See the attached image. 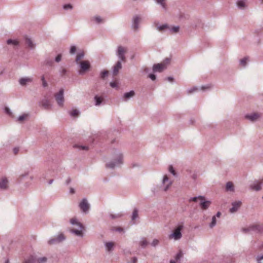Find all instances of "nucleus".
<instances>
[{
    "label": "nucleus",
    "instance_id": "e433bc0d",
    "mask_svg": "<svg viewBox=\"0 0 263 263\" xmlns=\"http://www.w3.org/2000/svg\"><path fill=\"white\" fill-rule=\"evenodd\" d=\"M58 243V241L57 240V238L56 237L54 238H50L48 241V243L49 245H53V244H55V243Z\"/></svg>",
    "mask_w": 263,
    "mask_h": 263
},
{
    "label": "nucleus",
    "instance_id": "f8f14e48",
    "mask_svg": "<svg viewBox=\"0 0 263 263\" xmlns=\"http://www.w3.org/2000/svg\"><path fill=\"white\" fill-rule=\"evenodd\" d=\"M166 63H159L154 64L153 67V70L154 72H162L164 69H166Z\"/></svg>",
    "mask_w": 263,
    "mask_h": 263
},
{
    "label": "nucleus",
    "instance_id": "c03bdc74",
    "mask_svg": "<svg viewBox=\"0 0 263 263\" xmlns=\"http://www.w3.org/2000/svg\"><path fill=\"white\" fill-rule=\"evenodd\" d=\"M41 80H42V85L44 87H46L48 85V84L45 80V77L44 76H42L41 77Z\"/></svg>",
    "mask_w": 263,
    "mask_h": 263
},
{
    "label": "nucleus",
    "instance_id": "58836bf2",
    "mask_svg": "<svg viewBox=\"0 0 263 263\" xmlns=\"http://www.w3.org/2000/svg\"><path fill=\"white\" fill-rule=\"evenodd\" d=\"M248 60V58H244L240 61V64L243 67H245L247 65V61Z\"/></svg>",
    "mask_w": 263,
    "mask_h": 263
},
{
    "label": "nucleus",
    "instance_id": "5fc2aeb1",
    "mask_svg": "<svg viewBox=\"0 0 263 263\" xmlns=\"http://www.w3.org/2000/svg\"><path fill=\"white\" fill-rule=\"evenodd\" d=\"M94 19L97 23H100L102 21V19L100 16H96L94 17Z\"/></svg>",
    "mask_w": 263,
    "mask_h": 263
},
{
    "label": "nucleus",
    "instance_id": "c756f323",
    "mask_svg": "<svg viewBox=\"0 0 263 263\" xmlns=\"http://www.w3.org/2000/svg\"><path fill=\"white\" fill-rule=\"evenodd\" d=\"M169 26L166 24H163L162 25H159L157 27V29L159 31H162L165 30V29H168Z\"/></svg>",
    "mask_w": 263,
    "mask_h": 263
},
{
    "label": "nucleus",
    "instance_id": "3c124183",
    "mask_svg": "<svg viewBox=\"0 0 263 263\" xmlns=\"http://www.w3.org/2000/svg\"><path fill=\"white\" fill-rule=\"evenodd\" d=\"M75 147H79L80 149H82V150H88V147L87 146H82V145H75Z\"/></svg>",
    "mask_w": 263,
    "mask_h": 263
},
{
    "label": "nucleus",
    "instance_id": "c85d7f7f",
    "mask_svg": "<svg viewBox=\"0 0 263 263\" xmlns=\"http://www.w3.org/2000/svg\"><path fill=\"white\" fill-rule=\"evenodd\" d=\"M251 229L258 232H261L263 229V226L259 224L254 225L252 226Z\"/></svg>",
    "mask_w": 263,
    "mask_h": 263
},
{
    "label": "nucleus",
    "instance_id": "e2e57ef3",
    "mask_svg": "<svg viewBox=\"0 0 263 263\" xmlns=\"http://www.w3.org/2000/svg\"><path fill=\"white\" fill-rule=\"evenodd\" d=\"M46 64L49 66H52L53 64V61L52 60H46Z\"/></svg>",
    "mask_w": 263,
    "mask_h": 263
},
{
    "label": "nucleus",
    "instance_id": "ddd939ff",
    "mask_svg": "<svg viewBox=\"0 0 263 263\" xmlns=\"http://www.w3.org/2000/svg\"><path fill=\"white\" fill-rule=\"evenodd\" d=\"M242 203L240 201H235L232 202V207L230 209V212L231 213H234L238 211V210L240 208Z\"/></svg>",
    "mask_w": 263,
    "mask_h": 263
},
{
    "label": "nucleus",
    "instance_id": "ea45409f",
    "mask_svg": "<svg viewBox=\"0 0 263 263\" xmlns=\"http://www.w3.org/2000/svg\"><path fill=\"white\" fill-rule=\"evenodd\" d=\"M79 114V110L76 109H73L70 112V115L72 117H77Z\"/></svg>",
    "mask_w": 263,
    "mask_h": 263
},
{
    "label": "nucleus",
    "instance_id": "1a4fd4ad",
    "mask_svg": "<svg viewBox=\"0 0 263 263\" xmlns=\"http://www.w3.org/2000/svg\"><path fill=\"white\" fill-rule=\"evenodd\" d=\"M260 117V114L257 112H253L245 116V118L251 122H255L258 120Z\"/></svg>",
    "mask_w": 263,
    "mask_h": 263
},
{
    "label": "nucleus",
    "instance_id": "a18cd8bd",
    "mask_svg": "<svg viewBox=\"0 0 263 263\" xmlns=\"http://www.w3.org/2000/svg\"><path fill=\"white\" fill-rule=\"evenodd\" d=\"M168 171L171 174H172V175L173 176H176V173L175 171L174 170L172 165L169 166Z\"/></svg>",
    "mask_w": 263,
    "mask_h": 263
},
{
    "label": "nucleus",
    "instance_id": "2f4dec72",
    "mask_svg": "<svg viewBox=\"0 0 263 263\" xmlns=\"http://www.w3.org/2000/svg\"><path fill=\"white\" fill-rule=\"evenodd\" d=\"M113 246H114V243H112L111 242H106L105 243V247L108 251H111L112 250Z\"/></svg>",
    "mask_w": 263,
    "mask_h": 263
},
{
    "label": "nucleus",
    "instance_id": "4468645a",
    "mask_svg": "<svg viewBox=\"0 0 263 263\" xmlns=\"http://www.w3.org/2000/svg\"><path fill=\"white\" fill-rule=\"evenodd\" d=\"M30 173V171L29 169L25 170L18 176L17 179V183H21L25 177L29 175Z\"/></svg>",
    "mask_w": 263,
    "mask_h": 263
},
{
    "label": "nucleus",
    "instance_id": "cd10ccee",
    "mask_svg": "<svg viewBox=\"0 0 263 263\" xmlns=\"http://www.w3.org/2000/svg\"><path fill=\"white\" fill-rule=\"evenodd\" d=\"M94 99L95 101V105L96 106H99L103 101V98L98 96H96Z\"/></svg>",
    "mask_w": 263,
    "mask_h": 263
},
{
    "label": "nucleus",
    "instance_id": "473e14b6",
    "mask_svg": "<svg viewBox=\"0 0 263 263\" xmlns=\"http://www.w3.org/2000/svg\"><path fill=\"white\" fill-rule=\"evenodd\" d=\"M138 210L137 209H135L132 213V220H134L138 217Z\"/></svg>",
    "mask_w": 263,
    "mask_h": 263
},
{
    "label": "nucleus",
    "instance_id": "aec40b11",
    "mask_svg": "<svg viewBox=\"0 0 263 263\" xmlns=\"http://www.w3.org/2000/svg\"><path fill=\"white\" fill-rule=\"evenodd\" d=\"M71 224L77 226L80 229L83 230L84 227L83 225L80 222H78L76 218H72L70 221Z\"/></svg>",
    "mask_w": 263,
    "mask_h": 263
},
{
    "label": "nucleus",
    "instance_id": "4c0bfd02",
    "mask_svg": "<svg viewBox=\"0 0 263 263\" xmlns=\"http://www.w3.org/2000/svg\"><path fill=\"white\" fill-rule=\"evenodd\" d=\"M216 224V216H214L212 217V221L210 224V227L211 228H212L214 226H215Z\"/></svg>",
    "mask_w": 263,
    "mask_h": 263
},
{
    "label": "nucleus",
    "instance_id": "13d9d810",
    "mask_svg": "<svg viewBox=\"0 0 263 263\" xmlns=\"http://www.w3.org/2000/svg\"><path fill=\"white\" fill-rule=\"evenodd\" d=\"M138 261V258L136 257H133L131 258V261L130 263H137Z\"/></svg>",
    "mask_w": 263,
    "mask_h": 263
},
{
    "label": "nucleus",
    "instance_id": "a211bd4d",
    "mask_svg": "<svg viewBox=\"0 0 263 263\" xmlns=\"http://www.w3.org/2000/svg\"><path fill=\"white\" fill-rule=\"evenodd\" d=\"M26 45L31 49H33L35 47V44L33 43L32 40L28 36L25 37Z\"/></svg>",
    "mask_w": 263,
    "mask_h": 263
},
{
    "label": "nucleus",
    "instance_id": "9b49d317",
    "mask_svg": "<svg viewBox=\"0 0 263 263\" xmlns=\"http://www.w3.org/2000/svg\"><path fill=\"white\" fill-rule=\"evenodd\" d=\"M262 184L263 180L261 181L256 180L250 185V188L252 190L255 191H259L261 189V184Z\"/></svg>",
    "mask_w": 263,
    "mask_h": 263
},
{
    "label": "nucleus",
    "instance_id": "6e6552de",
    "mask_svg": "<svg viewBox=\"0 0 263 263\" xmlns=\"http://www.w3.org/2000/svg\"><path fill=\"white\" fill-rule=\"evenodd\" d=\"M200 202V206L202 210H206L210 206L211 204V202L209 200H205V198L204 196H199Z\"/></svg>",
    "mask_w": 263,
    "mask_h": 263
},
{
    "label": "nucleus",
    "instance_id": "5701e85b",
    "mask_svg": "<svg viewBox=\"0 0 263 263\" xmlns=\"http://www.w3.org/2000/svg\"><path fill=\"white\" fill-rule=\"evenodd\" d=\"M226 190L227 191H234V186L232 182L229 181L227 183L226 185Z\"/></svg>",
    "mask_w": 263,
    "mask_h": 263
},
{
    "label": "nucleus",
    "instance_id": "680f3d73",
    "mask_svg": "<svg viewBox=\"0 0 263 263\" xmlns=\"http://www.w3.org/2000/svg\"><path fill=\"white\" fill-rule=\"evenodd\" d=\"M61 54H59L55 58V61L57 62H59L60 61H61Z\"/></svg>",
    "mask_w": 263,
    "mask_h": 263
},
{
    "label": "nucleus",
    "instance_id": "f3484780",
    "mask_svg": "<svg viewBox=\"0 0 263 263\" xmlns=\"http://www.w3.org/2000/svg\"><path fill=\"white\" fill-rule=\"evenodd\" d=\"M40 104L45 109H49L51 106L49 100L46 98L42 100V101L40 102Z\"/></svg>",
    "mask_w": 263,
    "mask_h": 263
},
{
    "label": "nucleus",
    "instance_id": "2eb2a0df",
    "mask_svg": "<svg viewBox=\"0 0 263 263\" xmlns=\"http://www.w3.org/2000/svg\"><path fill=\"white\" fill-rule=\"evenodd\" d=\"M135 95V91L134 90H130L128 92H125L124 93L122 96L121 100L122 101L127 102L132 98H133Z\"/></svg>",
    "mask_w": 263,
    "mask_h": 263
},
{
    "label": "nucleus",
    "instance_id": "69168bd1",
    "mask_svg": "<svg viewBox=\"0 0 263 263\" xmlns=\"http://www.w3.org/2000/svg\"><path fill=\"white\" fill-rule=\"evenodd\" d=\"M71 182V179L70 177H68L66 181H65V183L66 184L68 185Z\"/></svg>",
    "mask_w": 263,
    "mask_h": 263
},
{
    "label": "nucleus",
    "instance_id": "412c9836",
    "mask_svg": "<svg viewBox=\"0 0 263 263\" xmlns=\"http://www.w3.org/2000/svg\"><path fill=\"white\" fill-rule=\"evenodd\" d=\"M246 0H238L236 2L237 6L240 9H244L247 7Z\"/></svg>",
    "mask_w": 263,
    "mask_h": 263
},
{
    "label": "nucleus",
    "instance_id": "6e6d98bb",
    "mask_svg": "<svg viewBox=\"0 0 263 263\" xmlns=\"http://www.w3.org/2000/svg\"><path fill=\"white\" fill-rule=\"evenodd\" d=\"M256 260L258 263H260V261L263 259V255H257L256 257Z\"/></svg>",
    "mask_w": 263,
    "mask_h": 263
},
{
    "label": "nucleus",
    "instance_id": "dca6fc26",
    "mask_svg": "<svg viewBox=\"0 0 263 263\" xmlns=\"http://www.w3.org/2000/svg\"><path fill=\"white\" fill-rule=\"evenodd\" d=\"M122 68L121 61H118L112 67V74L114 76L118 74L119 70Z\"/></svg>",
    "mask_w": 263,
    "mask_h": 263
},
{
    "label": "nucleus",
    "instance_id": "9d476101",
    "mask_svg": "<svg viewBox=\"0 0 263 263\" xmlns=\"http://www.w3.org/2000/svg\"><path fill=\"white\" fill-rule=\"evenodd\" d=\"M9 181L7 177H3L0 178V190H6L9 187Z\"/></svg>",
    "mask_w": 263,
    "mask_h": 263
},
{
    "label": "nucleus",
    "instance_id": "bf43d9fd",
    "mask_svg": "<svg viewBox=\"0 0 263 263\" xmlns=\"http://www.w3.org/2000/svg\"><path fill=\"white\" fill-rule=\"evenodd\" d=\"M110 86L112 88H117L118 85L116 82H110Z\"/></svg>",
    "mask_w": 263,
    "mask_h": 263
},
{
    "label": "nucleus",
    "instance_id": "b1692460",
    "mask_svg": "<svg viewBox=\"0 0 263 263\" xmlns=\"http://www.w3.org/2000/svg\"><path fill=\"white\" fill-rule=\"evenodd\" d=\"M180 27L179 26H173L170 27L169 26V28L168 29L169 30V31L171 33H176L179 32Z\"/></svg>",
    "mask_w": 263,
    "mask_h": 263
},
{
    "label": "nucleus",
    "instance_id": "6ab92c4d",
    "mask_svg": "<svg viewBox=\"0 0 263 263\" xmlns=\"http://www.w3.org/2000/svg\"><path fill=\"white\" fill-rule=\"evenodd\" d=\"M32 81V79L28 77L22 78L19 80V83L22 86H25L27 83L31 82Z\"/></svg>",
    "mask_w": 263,
    "mask_h": 263
},
{
    "label": "nucleus",
    "instance_id": "79ce46f5",
    "mask_svg": "<svg viewBox=\"0 0 263 263\" xmlns=\"http://www.w3.org/2000/svg\"><path fill=\"white\" fill-rule=\"evenodd\" d=\"M47 261V258L46 257H40L36 260V263H44Z\"/></svg>",
    "mask_w": 263,
    "mask_h": 263
},
{
    "label": "nucleus",
    "instance_id": "338daca9",
    "mask_svg": "<svg viewBox=\"0 0 263 263\" xmlns=\"http://www.w3.org/2000/svg\"><path fill=\"white\" fill-rule=\"evenodd\" d=\"M210 87H211L210 85L203 86H202L201 89L202 90H205L206 89H209V88H210Z\"/></svg>",
    "mask_w": 263,
    "mask_h": 263
},
{
    "label": "nucleus",
    "instance_id": "72a5a7b5",
    "mask_svg": "<svg viewBox=\"0 0 263 263\" xmlns=\"http://www.w3.org/2000/svg\"><path fill=\"white\" fill-rule=\"evenodd\" d=\"M108 71L106 70L101 71L100 74V78L102 79H105L106 77L108 76Z\"/></svg>",
    "mask_w": 263,
    "mask_h": 263
},
{
    "label": "nucleus",
    "instance_id": "39448f33",
    "mask_svg": "<svg viewBox=\"0 0 263 263\" xmlns=\"http://www.w3.org/2000/svg\"><path fill=\"white\" fill-rule=\"evenodd\" d=\"M78 65H79L80 67V70L78 72L79 74L80 75L84 74L90 67V64L88 61H81Z\"/></svg>",
    "mask_w": 263,
    "mask_h": 263
},
{
    "label": "nucleus",
    "instance_id": "de8ad7c7",
    "mask_svg": "<svg viewBox=\"0 0 263 263\" xmlns=\"http://www.w3.org/2000/svg\"><path fill=\"white\" fill-rule=\"evenodd\" d=\"M63 8L64 10H68V9H72V6L70 4H65L63 6Z\"/></svg>",
    "mask_w": 263,
    "mask_h": 263
},
{
    "label": "nucleus",
    "instance_id": "423d86ee",
    "mask_svg": "<svg viewBox=\"0 0 263 263\" xmlns=\"http://www.w3.org/2000/svg\"><path fill=\"white\" fill-rule=\"evenodd\" d=\"M79 206L82 212L84 213H88L90 209V204L86 198H83L80 202Z\"/></svg>",
    "mask_w": 263,
    "mask_h": 263
},
{
    "label": "nucleus",
    "instance_id": "f257e3e1",
    "mask_svg": "<svg viewBox=\"0 0 263 263\" xmlns=\"http://www.w3.org/2000/svg\"><path fill=\"white\" fill-rule=\"evenodd\" d=\"M123 163V154L120 151L115 149L112 153V159L106 163L105 166L107 168L113 170L120 167Z\"/></svg>",
    "mask_w": 263,
    "mask_h": 263
},
{
    "label": "nucleus",
    "instance_id": "7ed1b4c3",
    "mask_svg": "<svg viewBox=\"0 0 263 263\" xmlns=\"http://www.w3.org/2000/svg\"><path fill=\"white\" fill-rule=\"evenodd\" d=\"M127 51V49L126 47L119 46L117 47V49L116 51V55L119 58V60L121 62H125L126 57L125 54Z\"/></svg>",
    "mask_w": 263,
    "mask_h": 263
},
{
    "label": "nucleus",
    "instance_id": "774afa93",
    "mask_svg": "<svg viewBox=\"0 0 263 263\" xmlns=\"http://www.w3.org/2000/svg\"><path fill=\"white\" fill-rule=\"evenodd\" d=\"M66 70L64 68L62 69V71H61V74L63 76V75H65L66 73Z\"/></svg>",
    "mask_w": 263,
    "mask_h": 263
},
{
    "label": "nucleus",
    "instance_id": "f704fd0d",
    "mask_svg": "<svg viewBox=\"0 0 263 263\" xmlns=\"http://www.w3.org/2000/svg\"><path fill=\"white\" fill-rule=\"evenodd\" d=\"M165 1V0H156V2L158 4L160 5L164 9L166 10V5L164 3Z\"/></svg>",
    "mask_w": 263,
    "mask_h": 263
},
{
    "label": "nucleus",
    "instance_id": "a878e982",
    "mask_svg": "<svg viewBox=\"0 0 263 263\" xmlns=\"http://www.w3.org/2000/svg\"><path fill=\"white\" fill-rule=\"evenodd\" d=\"M82 230L81 229L80 230H75L72 229L70 230L71 233L74 234L77 236H80L82 237L83 236V233L82 232Z\"/></svg>",
    "mask_w": 263,
    "mask_h": 263
},
{
    "label": "nucleus",
    "instance_id": "0e129e2a",
    "mask_svg": "<svg viewBox=\"0 0 263 263\" xmlns=\"http://www.w3.org/2000/svg\"><path fill=\"white\" fill-rule=\"evenodd\" d=\"M13 153L15 155L17 154L19 151V148L18 147H14L13 149Z\"/></svg>",
    "mask_w": 263,
    "mask_h": 263
},
{
    "label": "nucleus",
    "instance_id": "f03ea898",
    "mask_svg": "<svg viewBox=\"0 0 263 263\" xmlns=\"http://www.w3.org/2000/svg\"><path fill=\"white\" fill-rule=\"evenodd\" d=\"M172 184V181L170 180L167 176L165 175L163 176V179L162 180V185L158 187H154L152 189V191L154 194H155L158 191L166 192L169 189Z\"/></svg>",
    "mask_w": 263,
    "mask_h": 263
},
{
    "label": "nucleus",
    "instance_id": "603ef678",
    "mask_svg": "<svg viewBox=\"0 0 263 263\" xmlns=\"http://www.w3.org/2000/svg\"><path fill=\"white\" fill-rule=\"evenodd\" d=\"M76 51V47L74 45L71 46L70 49V53L73 54Z\"/></svg>",
    "mask_w": 263,
    "mask_h": 263
},
{
    "label": "nucleus",
    "instance_id": "052dcab7",
    "mask_svg": "<svg viewBox=\"0 0 263 263\" xmlns=\"http://www.w3.org/2000/svg\"><path fill=\"white\" fill-rule=\"evenodd\" d=\"M196 90H197V88L196 87H194L193 88L189 89L187 90V92L189 93H191L194 92V91H195Z\"/></svg>",
    "mask_w": 263,
    "mask_h": 263
},
{
    "label": "nucleus",
    "instance_id": "8fccbe9b",
    "mask_svg": "<svg viewBox=\"0 0 263 263\" xmlns=\"http://www.w3.org/2000/svg\"><path fill=\"white\" fill-rule=\"evenodd\" d=\"M27 117V115H26V114H24L23 115H21V116H19V117L18 118V120L19 121H22L24 120H25Z\"/></svg>",
    "mask_w": 263,
    "mask_h": 263
},
{
    "label": "nucleus",
    "instance_id": "0eeeda50",
    "mask_svg": "<svg viewBox=\"0 0 263 263\" xmlns=\"http://www.w3.org/2000/svg\"><path fill=\"white\" fill-rule=\"evenodd\" d=\"M55 98L57 103L59 106H63L64 99V89H61L58 93L55 95Z\"/></svg>",
    "mask_w": 263,
    "mask_h": 263
},
{
    "label": "nucleus",
    "instance_id": "393cba45",
    "mask_svg": "<svg viewBox=\"0 0 263 263\" xmlns=\"http://www.w3.org/2000/svg\"><path fill=\"white\" fill-rule=\"evenodd\" d=\"M84 57V52H79L76 58V63L77 64H78L80 63V61Z\"/></svg>",
    "mask_w": 263,
    "mask_h": 263
},
{
    "label": "nucleus",
    "instance_id": "864d4df0",
    "mask_svg": "<svg viewBox=\"0 0 263 263\" xmlns=\"http://www.w3.org/2000/svg\"><path fill=\"white\" fill-rule=\"evenodd\" d=\"M199 199H200V197H199V196H198V197H191L189 199V201L190 202H191V201H194V202H197V200Z\"/></svg>",
    "mask_w": 263,
    "mask_h": 263
},
{
    "label": "nucleus",
    "instance_id": "7c9ffc66",
    "mask_svg": "<svg viewBox=\"0 0 263 263\" xmlns=\"http://www.w3.org/2000/svg\"><path fill=\"white\" fill-rule=\"evenodd\" d=\"M7 43L8 45H13L14 46H17L18 45V42L15 40L8 39L7 41Z\"/></svg>",
    "mask_w": 263,
    "mask_h": 263
},
{
    "label": "nucleus",
    "instance_id": "a19ab883",
    "mask_svg": "<svg viewBox=\"0 0 263 263\" xmlns=\"http://www.w3.org/2000/svg\"><path fill=\"white\" fill-rule=\"evenodd\" d=\"M35 259L33 256L29 257L28 259H26L24 263H34Z\"/></svg>",
    "mask_w": 263,
    "mask_h": 263
},
{
    "label": "nucleus",
    "instance_id": "37998d69",
    "mask_svg": "<svg viewBox=\"0 0 263 263\" xmlns=\"http://www.w3.org/2000/svg\"><path fill=\"white\" fill-rule=\"evenodd\" d=\"M122 214H120V213H119V214H111L110 215V217L112 219H115V218H120L122 216Z\"/></svg>",
    "mask_w": 263,
    "mask_h": 263
},
{
    "label": "nucleus",
    "instance_id": "bb28decb",
    "mask_svg": "<svg viewBox=\"0 0 263 263\" xmlns=\"http://www.w3.org/2000/svg\"><path fill=\"white\" fill-rule=\"evenodd\" d=\"M148 242L144 238H142L141 241L139 242V245L142 248H145L148 245Z\"/></svg>",
    "mask_w": 263,
    "mask_h": 263
},
{
    "label": "nucleus",
    "instance_id": "09e8293b",
    "mask_svg": "<svg viewBox=\"0 0 263 263\" xmlns=\"http://www.w3.org/2000/svg\"><path fill=\"white\" fill-rule=\"evenodd\" d=\"M159 240L157 239H154L152 242L151 243V245L153 247H156L159 244Z\"/></svg>",
    "mask_w": 263,
    "mask_h": 263
},
{
    "label": "nucleus",
    "instance_id": "4be33fe9",
    "mask_svg": "<svg viewBox=\"0 0 263 263\" xmlns=\"http://www.w3.org/2000/svg\"><path fill=\"white\" fill-rule=\"evenodd\" d=\"M140 21V18L138 15H135L133 17V26L135 29H137L139 27V23Z\"/></svg>",
    "mask_w": 263,
    "mask_h": 263
},
{
    "label": "nucleus",
    "instance_id": "20e7f679",
    "mask_svg": "<svg viewBox=\"0 0 263 263\" xmlns=\"http://www.w3.org/2000/svg\"><path fill=\"white\" fill-rule=\"evenodd\" d=\"M183 228V225L178 226L177 227L174 229L173 232L170 235L169 238H173L175 240H178L181 239V238L182 236L181 231L182 230Z\"/></svg>",
    "mask_w": 263,
    "mask_h": 263
},
{
    "label": "nucleus",
    "instance_id": "4d7b16f0",
    "mask_svg": "<svg viewBox=\"0 0 263 263\" xmlns=\"http://www.w3.org/2000/svg\"><path fill=\"white\" fill-rule=\"evenodd\" d=\"M148 78H149L151 80H152L153 81H154L156 80V76L154 74H149L148 75Z\"/></svg>",
    "mask_w": 263,
    "mask_h": 263
},
{
    "label": "nucleus",
    "instance_id": "49530a36",
    "mask_svg": "<svg viewBox=\"0 0 263 263\" xmlns=\"http://www.w3.org/2000/svg\"><path fill=\"white\" fill-rule=\"evenodd\" d=\"M183 254L181 251H179V253H178L176 256H175V259L176 261H178L180 260V258L182 257Z\"/></svg>",
    "mask_w": 263,
    "mask_h": 263
},
{
    "label": "nucleus",
    "instance_id": "c9c22d12",
    "mask_svg": "<svg viewBox=\"0 0 263 263\" xmlns=\"http://www.w3.org/2000/svg\"><path fill=\"white\" fill-rule=\"evenodd\" d=\"M56 237L57 238L58 243L61 242L65 239V237L63 234H60L58 235Z\"/></svg>",
    "mask_w": 263,
    "mask_h": 263
}]
</instances>
